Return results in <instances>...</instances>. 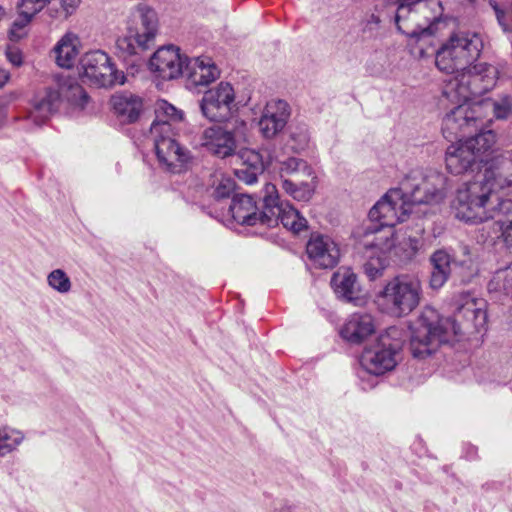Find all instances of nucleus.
Instances as JSON below:
<instances>
[{
	"label": "nucleus",
	"instance_id": "1",
	"mask_svg": "<svg viewBox=\"0 0 512 512\" xmlns=\"http://www.w3.org/2000/svg\"><path fill=\"white\" fill-rule=\"evenodd\" d=\"M512 187V152L506 151L485 162V169L474 181L463 183L451 203L455 217L467 223L494 219L506 238L512 228V200L498 191Z\"/></svg>",
	"mask_w": 512,
	"mask_h": 512
},
{
	"label": "nucleus",
	"instance_id": "2",
	"mask_svg": "<svg viewBox=\"0 0 512 512\" xmlns=\"http://www.w3.org/2000/svg\"><path fill=\"white\" fill-rule=\"evenodd\" d=\"M486 321L484 302L475 298H469L461 304L454 318L441 317L436 309L425 307L411 335V353L414 358L424 359L442 344L452 343L464 333L479 332Z\"/></svg>",
	"mask_w": 512,
	"mask_h": 512
},
{
	"label": "nucleus",
	"instance_id": "3",
	"mask_svg": "<svg viewBox=\"0 0 512 512\" xmlns=\"http://www.w3.org/2000/svg\"><path fill=\"white\" fill-rule=\"evenodd\" d=\"M398 4L395 24L402 34L415 39L435 34L442 16L441 2L438 0H387Z\"/></svg>",
	"mask_w": 512,
	"mask_h": 512
},
{
	"label": "nucleus",
	"instance_id": "4",
	"mask_svg": "<svg viewBox=\"0 0 512 512\" xmlns=\"http://www.w3.org/2000/svg\"><path fill=\"white\" fill-rule=\"evenodd\" d=\"M483 40L474 32H456L436 53L437 68L447 74L458 75L469 69L480 57Z\"/></svg>",
	"mask_w": 512,
	"mask_h": 512
},
{
	"label": "nucleus",
	"instance_id": "5",
	"mask_svg": "<svg viewBox=\"0 0 512 512\" xmlns=\"http://www.w3.org/2000/svg\"><path fill=\"white\" fill-rule=\"evenodd\" d=\"M422 295V283L417 275L399 274L386 283L377 303L386 314L400 318L419 306Z\"/></svg>",
	"mask_w": 512,
	"mask_h": 512
},
{
	"label": "nucleus",
	"instance_id": "6",
	"mask_svg": "<svg viewBox=\"0 0 512 512\" xmlns=\"http://www.w3.org/2000/svg\"><path fill=\"white\" fill-rule=\"evenodd\" d=\"M157 24L156 12L146 5H138L132 12L127 33L116 41L120 56L126 59L150 49L154 45Z\"/></svg>",
	"mask_w": 512,
	"mask_h": 512
},
{
	"label": "nucleus",
	"instance_id": "7",
	"mask_svg": "<svg viewBox=\"0 0 512 512\" xmlns=\"http://www.w3.org/2000/svg\"><path fill=\"white\" fill-rule=\"evenodd\" d=\"M497 78L498 70L495 66L478 63L446 80L443 95L452 100L469 101L492 89Z\"/></svg>",
	"mask_w": 512,
	"mask_h": 512
},
{
	"label": "nucleus",
	"instance_id": "8",
	"mask_svg": "<svg viewBox=\"0 0 512 512\" xmlns=\"http://www.w3.org/2000/svg\"><path fill=\"white\" fill-rule=\"evenodd\" d=\"M430 264L429 285L434 290L443 287L452 273L465 280L476 272L474 257L467 245H460L457 250L451 252L446 249L436 250L430 256Z\"/></svg>",
	"mask_w": 512,
	"mask_h": 512
},
{
	"label": "nucleus",
	"instance_id": "9",
	"mask_svg": "<svg viewBox=\"0 0 512 512\" xmlns=\"http://www.w3.org/2000/svg\"><path fill=\"white\" fill-rule=\"evenodd\" d=\"M446 187V176L432 169L412 170L400 182V188L411 205L439 203L445 197Z\"/></svg>",
	"mask_w": 512,
	"mask_h": 512
},
{
	"label": "nucleus",
	"instance_id": "10",
	"mask_svg": "<svg viewBox=\"0 0 512 512\" xmlns=\"http://www.w3.org/2000/svg\"><path fill=\"white\" fill-rule=\"evenodd\" d=\"M159 163L172 173H180L191 159L190 151L174 138V128L168 123L156 122L150 127Z\"/></svg>",
	"mask_w": 512,
	"mask_h": 512
},
{
	"label": "nucleus",
	"instance_id": "11",
	"mask_svg": "<svg viewBox=\"0 0 512 512\" xmlns=\"http://www.w3.org/2000/svg\"><path fill=\"white\" fill-rule=\"evenodd\" d=\"M398 330L389 328L376 342L366 348L360 358V364L368 373L379 376L394 369L396 356L401 349V341L396 338Z\"/></svg>",
	"mask_w": 512,
	"mask_h": 512
},
{
	"label": "nucleus",
	"instance_id": "12",
	"mask_svg": "<svg viewBox=\"0 0 512 512\" xmlns=\"http://www.w3.org/2000/svg\"><path fill=\"white\" fill-rule=\"evenodd\" d=\"M443 97L453 104H456L443 118L442 133L448 140L460 139L467 133L478 129L484 125L483 119L480 117L481 105H469L468 101H457L456 99H448Z\"/></svg>",
	"mask_w": 512,
	"mask_h": 512
},
{
	"label": "nucleus",
	"instance_id": "13",
	"mask_svg": "<svg viewBox=\"0 0 512 512\" xmlns=\"http://www.w3.org/2000/svg\"><path fill=\"white\" fill-rule=\"evenodd\" d=\"M199 108L203 117L210 122L229 121L238 110L234 88L228 82H220L204 92Z\"/></svg>",
	"mask_w": 512,
	"mask_h": 512
},
{
	"label": "nucleus",
	"instance_id": "14",
	"mask_svg": "<svg viewBox=\"0 0 512 512\" xmlns=\"http://www.w3.org/2000/svg\"><path fill=\"white\" fill-rule=\"evenodd\" d=\"M264 226L285 228L299 233L307 227V220L290 204L280 202L276 186L267 183L264 188Z\"/></svg>",
	"mask_w": 512,
	"mask_h": 512
},
{
	"label": "nucleus",
	"instance_id": "15",
	"mask_svg": "<svg viewBox=\"0 0 512 512\" xmlns=\"http://www.w3.org/2000/svg\"><path fill=\"white\" fill-rule=\"evenodd\" d=\"M81 76L98 87L124 84L125 75L115 68L111 58L101 50L90 51L80 59Z\"/></svg>",
	"mask_w": 512,
	"mask_h": 512
},
{
	"label": "nucleus",
	"instance_id": "16",
	"mask_svg": "<svg viewBox=\"0 0 512 512\" xmlns=\"http://www.w3.org/2000/svg\"><path fill=\"white\" fill-rule=\"evenodd\" d=\"M411 204L406 199L400 186L390 189L369 211V220L378 225L394 228L405 221L411 212Z\"/></svg>",
	"mask_w": 512,
	"mask_h": 512
},
{
	"label": "nucleus",
	"instance_id": "17",
	"mask_svg": "<svg viewBox=\"0 0 512 512\" xmlns=\"http://www.w3.org/2000/svg\"><path fill=\"white\" fill-rule=\"evenodd\" d=\"M358 249L364 250L367 257L390 252L393 246V228L369 222L357 233Z\"/></svg>",
	"mask_w": 512,
	"mask_h": 512
},
{
	"label": "nucleus",
	"instance_id": "18",
	"mask_svg": "<svg viewBox=\"0 0 512 512\" xmlns=\"http://www.w3.org/2000/svg\"><path fill=\"white\" fill-rule=\"evenodd\" d=\"M61 103V94L58 90L47 89L42 95L35 98L32 109L23 117L17 116L14 121H24L22 129L30 131L34 127L43 125L54 114Z\"/></svg>",
	"mask_w": 512,
	"mask_h": 512
},
{
	"label": "nucleus",
	"instance_id": "19",
	"mask_svg": "<svg viewBox=\"0 0 512 512\" xmlns=\"http://www.w3.org/2000/svg\"><path fill=\"white\" fill-rule=\"evenodd\" d=\"M306 252L313 264L323 269L335 267L340 259L337 243L330 236L320 233L311 234Z\"/></svg>",
	"mask_w": 512,
	"mask_h": 512
},
{
	"label": "nucleus",
	"instance_id": "20",
	"mask_svg": "<svg viewBox=\"0 0 512 512\" xmlns=\"http://www.w3.org/2000/svg\"><path fill=\"white\" fill-rule=\"evenodd\" d=\"M187 58L173 45L159 48L150 58V68L164 80L179 77L185 72Z\"/></svg>",
	"mask_w": 512,
	"mask_h": 512
},
{
	"label": "nucleus",
	"instance_id": "21",
	"mask_svg": "<svg viewBox=\"0 0 512 512\" xmlns=\"http://www.w3.org/2000/svg\"><path fill=\"white\" fill-rule=\"evenodd\" d=\"M290 117L289 104L284 100L269 101L259 120V129L262 135L271 139L281 132Z\"/></svg>",
	"mask_w": 512,
	"mask_h": 512
},
{
	"label": "nucleus",
	"instance_id": "22",
	"mask_svg": "<svg viewBox=\"0 0 512 512\" xmlns=\"http://www.w3.org/2000/svg\"><path fill=\"white\" fill-rule=\"evenodd\" d=\"M228 214L238 224L247 226L260 224L264 226V197L260 210L252 196L246 194L235 195L228 206Z\"/></svg>",
	"mask_w": 512,
	"mask_h": 512
},
{
	"label": "nucleus",
	"instance_id": "23",
	"mask_svg": "<svg viewBox=\"0 0 512 512\" xmlns=\"http://www.w3.org/2000/svg\"><path fill=\"white\" fill-rule=\"evenodd\" d=\"M201 145L220 158L229 157L236 150L233 132L219 126H211L203 131Z\"/></svg>",
	"mask_w": 512,
	"mask_h": 512
},
{
	"label": "nucleus",
	"instance_id": "24",
	"mask_svg": "<svg viewBox=\"0 0 512 512\" xmlns=\"http://www.w3.org/2000/svg\"><path fill=\"white\" fill-rule=\"evenodd\" d=\"M187 87H205L220 77V70L209 57H197L185 66Z\"/></svg>",
	"mask_w": 512,
	"mask_h": 512
},
{
	"label": "nucleus",
	"instance_id": "25",
	"mask_svg": "<svg viewBox=\"0 0 512 512\" xmlns=\"http://www.w3.org/2000/svg\"><path fill=\"white\" fill-rule=\"evenodd\" d=\"M474 152L466 141L452 143L446 149L445 164L451 174L460 175L467 172L477 163Z\"/></svg>",
	"mask_w": 512,
	"mask_h": 512
},
{
	"label": "nucleus",
	"instance_id": "26",
	"mask_svg": "<svg viewBox=\"0 0 512 512\" xmlns=\"http://www.w3.org/2000/svg\"><path fill=\"white\" fill-rule=\"evenodd\" d=\"M375 328L374 318L371 314L354 313L347 319L340 334L348 342L359 344L371 336L375 332Z\"/></svg>",
	"mask_w": 512,
	"mask_h": 512
},
{
	"label": "nucleus",
	"instance_id": "27",
	"mask_svg": "<svg viewBox=\"0 0 512 512\" xmlns=\"http://www.w3.org/2000/svg\"><path fill=\"white\" fill-rule=\"evenodd\" d=\"M331 286L339 298L355 305L360 303V286L356 274L351 269L339 268L331 278Z\"/></svg>",
	"mask_w": 512,
	"mask_h": 512
},
{
	"label": "nucleus",
	"instance_id": "28",
	"mask_svg": "<svg viewBox=\"0 0 512 512\" xmlns=\"http://www.w3.org/2000/svg\"><path fill=\"white\" fill-rule=\"evenodd\" d=\"M112 104L117 116L126 123L135 122L143 107L141 98L129 92L113 96Z\"/></svg>",
	"mask_w": 512,
	"mask_h": 512
},
{
	"label": "nucleus",
	"instance_id": "29",
	"mask_svg": "<svg viewBox=\"0 0 512 512\" xmlns=\"http://www.w3.org/2000/svg\"><path fill=\"white\" fill-rule=\"evenodd\" d=\"M79 47V37L72 32L65 33L53 49L57 65L66 69L73 67L79 54Z\"/></svg>",
	"mask_w": 512,
	"mask_h": 512
},
{
	"label": "nucleus",
	"instance_id": "30",
	"mask_svg": "<svg viewBox=\"0 0 512 512\" xmlns=\"http://www.w3.org/2000/svg\"><path fill=\"white\" fill-rule=\"evenodd\" d=\"M282 181H298L302 178L316 179L312 167L303 159L289 157L279 162Z\"/></svg>",
	"mask_w": 512,
	"mask_h": 512
},
{
	"label": "nucleus",
	"instance_id": "31",
	"mask_svg": "<svg viewBox=\"0 0 512 512\" xmlns=\"http://www.w3.org/2000/svg\"><path fill=\"white\" fill-rule=\"evenodd\" d=\"M424 240L422 237H405L397 244L393 243L390 250L391 257L400 264L411 262L416 255L423 249Z\"/></svg>",
	"mask_w": 512,
	"mask_h": 512
},
{
	"label": "nucleus",
	"instance_id": "32",
	"mask_svg": "<svg viewBox=\"0 0 512 512\" xmlns=\"http://www.w3.org/2000/svg\"><path fill=\"white\" fill-rule=\"evenodd\" d=\"M49 0H19L17 4L18 18L13 22L11 33L24 28L32 18L40 12Z\"/></svg>",
	"mask_w": 512,
	"mask_h": 512
},
{
	"label": "nucleus",
	"instance_id": "33",
	"mask_svg": "<svg viewBox=\"0 0 512 512\" xmlns=\"http://www.w3.org/2000/svg\"><path fill=\"white\" fill-rule=\"evenodd\" d=\"M465 141L474 152L477 161L486 162L484 156L492 150L496 142V134L492 130L483 131Z\"/></svg>",
	"mask_w": 512,
	"mask_h": 512
},
{
	"label": "nucleus",
	"instance_id": "34",
	"mask_svg": "<svg viewBox=\"0 0 512 512\" xmlns=\"http://www.w3.org/2000/svg\"><path fill=\"white\" fill-rule=\"evenodd\" d=\"M308 178H302L298 181H282V188L287 194L298 201H309L315 191V181H307Z\"/></svg>",
	"mask_w": 512,
	"mask_h": 512
},
{
	"label": "nucleus",
	"instance_id": "35",
	"mask_svg": "<svg viewBox=\"0 0 512 512\" xmlns=\"http://www.w3.org/2000/svg\"><path fill=\"white\" fill-rule=\"evenodd\" d=\"M24 436L20 431L9 427L0 429V456H6L14 451L23 441Z\"/></svg>",
	"mask_w": 512,
	"mask_h": 512
},
{
	"label": "nucleus",
	"instance_id": "36",
	"mask_svg": "<svg viewBox=\"0 0 512 512\" xmlns=\"http://www.w3.org/2000/svg\"><path fill=\"white\" fill-rule=\"evenodd\" d=\"M476 105H481V111L491 108L497 119H507L512 115V97L509 95H505L499 100L478 102Z\"/></svg>",
	"mask_w": 512,
	"mask_h": 512
},
{
	"label": "nucleus",
	"instance_id": "37",
	"mask_svg": "<svg viewBox=\"0 0 512 512\" xmlns=\"http://www.w3.org/2000/svg\"><path fill=\"white\" fill-rule=\"evenodd\" d=\"M156 118L152 123L164 122L173 127L174 123L180 122L183 118V112L167 101H161L156 108Z\"/></svg>",
	"mask_w": 512,
	"mask_h": 512
},
{
	"label": "nucleus",
	"instance_id": "38",
	"mask_svg": "<svg viewBox=\"0 0 512 512\" xmlns=\"http://www.w3.org/2000/svg\"><path fill=\"white\" fill-rule=\"evenodd\" d=\"M489 5L493 9L503 32L508 34L512 41V4L500 5L495 0H489Z\"/></svg>",
	"mask_w": 512,
	"mask_h": 512
},
{
	"label": "nucleus",
	"instance_id": "39",
	"mask_svg": "<svg viewBox=\"0 0 512 512\" xmlns=\"http://www.w3.org/2000/svg\"><path fill=\"white\" fill-rule=\"evenodd\" d=\"M213 186L214 189L212 196L217 202H219L222 199L230 197L235 189V182L231 177L220 174L215 175Z\"/></svg>",
	"mask_w": 512,
	"mask_h": 512
},
{
	"label": "nucleus",
	"instance_id": "40",
	"mask_svg": "<svg viewBox=\"0 0 512 512\" xmlns=\"http://www.w3.org/2000/svg\"><path fill=\"white\" fill-rule=\"evenodd\" d=\"M48 285L55 291L66 294L71 290V280L62 269H55L51 271L47 276Z\"/></svg>",
	"mask_w": 512,
	"mask_h": 512
},
{
	"label": "nucleus",
	"instance_id": "41",
	"mask_svg": "<svg viewBox=\"0 0 512 512\" xmlns=\"http://www.w3.org/2000/svg\"><path fill=\"white\" fill-rule=\"evenodd\" d=\"M490 286L502 290L505 294H512V263L495 273Z\"/></svg>",
	"mask_w": 512,
	"mask_h": 512
},
{
	"label": "nucleus",
	"instance_id": "42",
	"mask_svg": "<svg viewBox=\"0 0 512 512\" xmlns=\"http://www.w3.org/2000/svg\"><path fill=\"white\" fill-rule=\"evenodd\" d=\"M239 159L241 161V167H247L248 169H253L255 171H264L265 163L262 155L251 149H244L239 154Z\"/></svg>",
	"mask_w": 512,
	"mask_h": 512
},
{
	"label": "nucleus",
	"instance_id": "43",
	"mask_svg": "<svg viewBox=\"0 0 512 512\" xmlns=\"http://www.w3.org/2000/svg\"><path fill=\"white\" fill-rule=\"evenodd\" d=\"M64 97L70 104L80 108H84L89 100V96L84 88L77 83L68 86Z\"/></svg>",
	"mask_w": 512,
	"mask_h": 512
},
{
	"label": "nucleus",
	"instance_id": "44",
	"mask_svg": "<svg viewBox=\"0 0 512 512\" xmlns=\"http://www.w3.org/2000/svg\"><path fill=\"white\" fill-rule=\"evenodd\" d=\"M309 140L310 136L306 126H297L291 131L290 142L294 151H303L308 146Z\"/></svg>",
	"mask_w": 512,
	"mask_h": 512
},
{
	"label": "nucleus",
	"instance_id": "45",
	"mask_svg": "<svg viewBox=\"0 0 512 512\" xmlns=\"http://www.w3.org/2000/svg\"><path fill=\"white\" fill-rule=\"evenodd\" d=\"M369 258L370 260L363 265V269L368 278L374 280L382 275L384 267L381 263L380 255H374Z\"/></svg>",
	"mask_w": 512,
	"mask_h": 512
},
{
	"label": "nucleus",
	"instance_id": "46",
	"mask_svg": "<svg viewBox=\"0 0 512 512\" xmlns=\"http://www.w3.org/2000/svg\"><path fill=\"white\" fill-rule=\"evenodd\" d=\"M262 173L263 171H255L253 169H248L247 167H240L235 170V175L238 179L246 184L255 183L258 176Z\"/></svg>",
	"mask_w": 512,
	"mask_h": 512
},
{
	"label": "nucleus",
	"instance_id": "47",
	"mask_svg": "<svg viewBox=\"0 0 512 512\" xmlns=\"http://www.w3.org/2000/svg\"><path fill=\"white\" fill-rule=\"evenodd\" d=\"M61 6V12L59 16L67 18L75 12L79 6L80 0H57Z\"/></svg>",
	"mask_w": 512,
	"mask_h": 512
},
{
	"label": "nucleus",
	"instance_id": "48",
	"mask_svg": "<svg viewBox=\"0 0 512 512\" xmlns=\"http://www.w3.org/2000/svg\"><path fill=\"white\" fill-rule=\"evenodd\" d=\"M7 58L14 66H20L22 64V56L18 52H8Z\"/></svg>",
	"mask_w": 512,
	"mask_h": 512
},
{
	"label": "nucleus",
	"instance_id": "49",
	"mask_svg": "<svg viewBox=\"0 0 512 512\" xmlns=\"http://www.w3.org/2000/svg\"><path fill=\"white\" fill-rule=\"evenodd\" d=\"M7 114V105L0 103V128L6 123Z\"/></svg>",
	"mask_w": 512,
	"mask_h": 512
},
{
	"label": "nucleus",
	"instance_id": "50",
	"mask_svg": "<svg viewBox=\"0 0 512 512\" xmlns=\"http://www.w3.org/2000/svg\"><path fill=\"white\" fill-rule=\"evenodd\" d=\"M9 78V72L4 69H0V88L4 87V85L8 82Z\"/></svg>",
	"mask_w": 512,
	"mask_h": 512
},
{
	"label": "nucleus",
	"instance_id": "51",
	"mask_svg": "<svg viewBox=\"0 0 512 512\" xmlns=\"http://www.w3.org/2000/svg\"><path fill=\"white\" fill-rule=\"evenodd\" d=\"M246 128V123L243 120L236 119L234 131L235 133H243Z\"/></svg>",
	"mask_w": 512,
	"mask_h": 512
},
{
	"label": "nucleus",
	"instance_id": "52",
	"mask_svg": "<svg viewBox=\"0 0 512 512\" xmlns=\"http://www.w3.org/2000/svg\"><path fill=\"white\" fill-rule=\"evenodd\" d=\"M503 241L509 249H512V227L510 228L506 238H504Z\"/></svg>",
	"mask_w": 512,
	"mask_h": 512
},
{
	"label": "nucleus",
	"instance_id": "53",
	"mask_svg": "<svg viewBox=\"0 0 512 512\" xmlns=\"http://www.w3.org/2000/svg\"><path fill=\"white\" fill-rule=\"evenodd\" d=\"M208 214L214 218H219L220 215L219 214H213L211 211L208 212Z\"/></svg>",
	"mask_w": 512,
	"mask_h": 512
}]
</instances>
